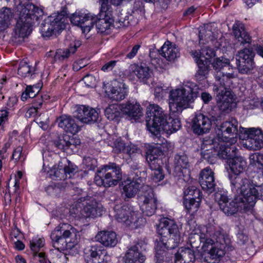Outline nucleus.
<instances>
[{
    "label": "nucleus",
    "instance_id": "nucleus-1",
    "mask_svg": "<svg viewBox=\"0 0 263 263\" xmlns=\"http://www.w3.org/2000/svg\"><path fill=\"white\" fill-rule=\"evenodd\" d=\"M196 236L202 243L201 258L203 260L207 263H218L225 254L223 249L226 240L221 229L208 224L201 228Z\"/></svg>",
    "mask_w": 263,
    "mask_h": 263
},
{
    "label": "nucleus",
    "instance_id": "nucleus-2",
    "mask_svg": "<svg viewBox=\"0 0 263 263\" xmlns=\"http://www.w3.org/2000/svg\"><path fill=\"white\" fill-rule=\"evenodd\" d=\"M158 233L161 237L160 240L156 242V263H167L163 260L165 249H173L180 242L181 236L179 228L173 220L164 218L160 223Z\"/></svg>",
    "mask_w": 263,
    "mask_h": 263
},
{
    "label": "nucleus",
    "instance_id": "nucleus-3",
    "mask_svg": "<svg viewBox=\"0 0 263 263\" xmlns=\"http://www.w3.org/2000/svg\"><path fill=\"white\" fill-rule=\"evenodd\" d=\"M236 193L234 199L229 202L228 196L224 194L217 193L215 195L216 200H218L220 209L227 215H232L239 211L242 213L247 212L253 208L255 204V196H249V192L245 190L239 189L232 191Z\"/></svg>",
    "mask_w": 263,
    "mask_h": 263
},
{
    "label": "nucleus",
    "instance_id": "nucleus-4",
    "mask_svg": "<svg viewBox=\"0 0 263 263\" xmlns=\"http://www.w3.org/2000/svg\"><path fill=\"white\" fill-rule=\"evenodd\" d=\"M235 77L234 72L218 71L215 74L216 83L213 90L216 93V100L219 109L222 111L231 110L234 101V96L230 85L231 79Z\"/></svg>",
    "mask_w": 263,
    "mask_h": 263
},
{
    "label": "nucleus",
    "instance_id": "nucleus-5",
    "mask_svg": "<svg viewBox=\"0 0 263 263\" xmlns=\"http://www.w3.org/2000/svg\"><path fill=\"white\" fill-rule=\"evenodd\" d=\"M19 17L15 26L14 37L24 39L32 31V25L43 14V10L32 4L19 5L17 7Z\"/></svg>",
    "mask_w": 263,
    "mask_h": 263
},
{
    "label": "nucleus",
    "instance_id": "nucleus-6",
    "mask_svg": "<svg viewBox=\"0 0 263 263\" xmlns=\"http://www.w3.org/2000/svg\"><path fill=\"white\" fill-rule=\"evenodd\" d=\"M194 85H185L180 88L172 90L168 97L170 110L172 114L180 115L183 110L187 108L197 97V89Z\"/></svg>",
    "mask_w": 263,
    "mask_h": 263
},
{
    "label": "nucleus",
    "instance_id": "nucleus-7",
    "mask_svg": "<svg viewBox=\"0 0 263 263\" xmlns=\"http://www.w3.org/2000/svg\"><path fill=\"white\" fill-rule=\"evenodd\" d=\"M230 172L229 178L232 191L245 190L248 186L249 179L240 175L246 170L247 162L241 156L233 157L228 161Z\"/></svg>",
    "mask_w": 263,
    "mask_h": 263
},
{
    "label": "nucleus",
    "instance_id": "nucleus-8",
    "mask_svg": "<svg viewBox=\"0 0 263 263\" xmlns=\"http://www.w3.org/2000/svg\"><path fill=\"white\" fill-rule=\"evenodd\" d=\"M87 200L85 198H80L79 202L73 204L70 209V215L76 220L82 221L83 223L87 218L100 216L102 214V210L99 206L94 199L89 200L90 202H86V204L81 202Z\"/></svg>",
    "mask_w": 263,
    "mask_h": 263
},
{
    "label": "nucleus",
    "instance_id": "nucleus-9",
    "mask_svg": "<svg viewBox=\"0 0 263 263\" xmlns=\"http://www.w3.org/2000/svg\"><path fill=\"white\" fill-rule=\"evenodd\" d=\"M122 178L121 169L115 163H109L97 171L94 181L98 186L108 187L117 185Z\"/></svg>",
    "mask_w": 263,
    "mask_h": 263
},
{
    "label": "nucleus",
    "instance_id": "nucleus-10",
    "mask_svg": "<svg viewBox=\"0 0 263 263\" xmlns=\"http://www.w3.org/2000/svg\"><path fill=\"white\" fill-rule=\"evenodd\" d=\"M167 117L161 107L157 104H149L146 108V125L151 133L161 130V127Z\"/></svg>",
    "mask_w": 263,
    "mask_h": 263
},
{
    "label": "nucleus",
    "instance_id": "nucleus-11",
    "mask_svg": "<svg viewBox=\"0 0 263 263\" xmlns=\"http://www.w3.org/2000/svg\"><path fill=\"white\" fill-rule=\"evenodd\" d=\"M238 121L231 118L223 121L216 130L217 138L223 142H229L231 144L237 141L238 135Z\"/></svg>",
    "mask_w": 263,
    "mask_h": 263
},
{
    "label": "nucleus",
    "instance_id": "nucleus-12",
    "mask_svg": "<svg viewBox=\"0 0 263 263\" xmlns=\"http://www.w3.org/2000/svg\"><path fill=\"white\" fill-rule=\"evenodd\" d=\"M146 177L145 171H137L132 180L127 179L122 183V195L125 198H133L140 189L143 192V188L146 185H144Z\"/></svg>",
    "mask_w": 263,
    "mask_h": 263
},
{
    "label": "nucleus",
    "instance_id": "nucleus-13",
    "mask_svg": "<svg viewBox=\"0 0 263 263\" xmlns=\"http://www.w3.org/2000/svg\"><path fill=\"white\" fill-rule=\"evenodd\" d=\"M140 209L146 216L153 215L157 209L158 200L153 190L148 185L144 186L143 192L139 195Z\"/></svg>",
    "mask_w": 263,
    "mask_h": 263
},
{
    "label": "nucleus",
    "instance_id": "nucleus-14",
    "mask_svg": "<svg viewBox=\"0 0 263 263\" xmlns=\"http://www.w3.org/2000/svg\"><path fill=\"white\" fill-rule=\"evenodd\" d=\"M100 12L95 17L96 26L98 32L104 33L114 26V18L108 3H99Z\"/></svg>",
    "mask_w": 263,
    "mask_h": 263
},
{
    "label": "nucleus",
    "instance_id": "nucleus-15",
    "mask_svg": "<svg viewBox=\"0 0 263 263\" xmlns=\"http://www.w3.org/2000/svg\"><path fill=\"white\" fill-rule=\"evenodd\" d=\"M66 19L62 13L53 14L45 19L40 27L43 36L49 37L54 30L59 31L63 30L65 27L64 22Z\"/></svg>",
    "mask_w": 263,
    "mask_h": 263
},
{
    "label": "nucleus",
    "instance_id": "nucleus-16",
    "mask_svg": "<svg viewBox=\"0 0 263 263\" xmlns=\"http://www.w3.org/2000/svg\"><path fill=\"white\" fill-rule=\"evenodd\" d=\"M254 52L245 48L238 51L236 54V65L238 72L241 74H248L255 67Z\"/></svg>",
    "mask_w": 263,
    "mask_h": 263
},
{
    "label": "nucleus",
    "instance_id": "nucleus-17",
    "mask_svg": "<svg viewBox=\"0 0 263 263\" xmlns=\"http://www.w3.org/2000/svg\"><path fill=\"white\" fill-rule=\"evenodd\" d=\"M146 250V242L139 240L129 247L125 256V263H144L145 260L143 252Z\"/></svg>",
    "mask_w": 263,
    "mask_h": 263
},
{
    "label": "nucleus",
    "instance_id": "nucleus-18",
    "mask_svg": "<svg viewBox=\"0 0 263 263\" xmlns=\"http://www.w3.org/2000/svg\"><path fill=\"white\" fill-rule=\"evenodd\" d=\"M243 145L250 149L257 150L263 147V132L259 128H248Z\"/></svg>",
    "mask_w": 263,
    "mask_h": 263
},
{
    "label": "nucleus",
    "instance_id": "nucleus-19",
    "mask_svg": "<svg viewBox=\"0 0 263 263\" xmlns=\"http://www.w3.org/2000/svg\"><path fill=\"white\" fill-rule=\"evenodd\" d=\"M74 116L83 123L92 124L97 121L99 114L93 108L85 105H80L77 107Z\"/></svg>",
    "mask_w": 263,
    "mask_h": 263
},
{
    "label": "nucleus",
    "instance_id": "nucleus-20",
    "mask_svg": "<svg viewBox=\"0 0 263 263\" xmlns=\"http://www.w3.org/2000/svg\"><path fill=\"white\" fill-rule=\"evenodd\" d=\"M211 126V119L201 113L196 114L192 120V129L194 133L198 135L208 133Z\"/></svg>",
    "mask_w": 263,
    "mask_h": 263
},
{
    "label": "nucleus",
    "instance_id": "nucleus-21",
    "mask_svg": "<svg viewBox=\"0 0 263 263\" xmlns=\"http://www.w3.org/2000/svg\"><path fill=\"white\" fill-rule=\"evenodd\" d=\"M199 182L202 190L208 194L215 191L216 183L214 173L209 167H206L200 172Z\"/></svg>",
    "mask_w": 263,
    "mask_h": 263
},
{
    "label": "nucleus",
    "instance_id": "nucleus-22",
    "mask_svg": "<svg viewBox=\"0 0 263 263\" xmlns=\"http://www.w3.org/2000/svg\"><path fill=\"white\" fill-rule=\"evenodd\" d=\"M115 219L119 222L130 225L132 221L137 217V213L127 205H116L114 207Z\"/></svg>",
    "mask_w": 263,
    "mask_h": 263
},
{
    "label": "nucleus",
    "instance_id": "nucleus-23",
    "mask_svg": "<svg viewBox=\"0 0 263 263\" xmlns=\"http://www.w3.org/2000/svg\"><path fill=\"white\" fill-rule=\"evenodd\" d=\"M71 23L80 26L84 32H89L93 26L95 17L91 13L73 14L70 17Z\"/></svg>",
    "mask_w": 263,
    "mask_h": 263
},
{
    "label": "nucleus",
    "instance_id": "nucleus-24",
    "mask_svg": "<svg viewBox=\"0 0 263 263\" xmlns=\"http://www.w3.org/2000/svg\"><path fill=\"white\" fill-rule=\"evenodd\" d=\"M60 230L61 227H56L51 233L50 238L52 241L53 246L55 248L54 250L51 251V253H54V251L61 252L71 247L70 245L68 246V240L62 236Z\"/></svg>",
    "mask_w": 263,
    "mask_h": 263
},
{
    "label": "nucleus",
    "instance_id": "nucleus-25",
    "mask_svg": "<svg viewBox=\"0 0 263 263\" xmlns=\"http://www.w3.org/2000/svg\"><path fill=\"white\" fill-rule=\"evenodd\" d=\"M104 252L105 250L103 247L98 244L87 247L84 251L85 262L86 263H101L100 262V256Z\"/></svg>",
    "mask_w": 263,
    "mask_h": 263
},
{
    "label": "nucleus",
    "instance_id": "nucleus-26",
    "mask_svg": "<svg viewBox=\"0 0 263 263\" xmlns=\"http://www.w3.org/2000/svg\"><path fill=\"white\" fill-rule=\"evenodd\" d=\"M121 110L123 114L127 115L135 121L143 116L142 108L136 101H128L122 104Z\"/></svg>",
    "mask_w": 263,
    "mask_h": 263
},
{
    "label": "nucleus",
    "instance_id": "nucleus-27",
    "mask_svg": "<svg viewBox=\"0 0 263 263\" xmlns=\"http://www.w3.org/2000/svg\"><path fill=\"white\" fill-rule=\"evenodd\" d=\"M58 227H61L62 235L69 243H72V246L77 244L80 238L79 231L71 225L65 223L60 224Z\"/></svg>",
    "mask_w": 263,
    "mask_h": 263
},
{
    "label": "nucleus",
    "instance_id": "nucleus-28",
    "mask_svg": "<svg viewBox=\"0 0 263 263\" xmlns=\"http://www.w3.org/2000/svg\"><path fill=\"white\" fill-rule=\"evenodd\" d=\"M58 227H61L62 235L69 243H72V246L77 244L80 238L79 231L71 225L65 223L60 224Z\"/></svg>",
    "mask_w": 263,
    "mask_h": 263
},
{
    "label": "nucleus",
    "instance_id": "nucleus-29",
    "mask_svg": "<svg viewBox=\"0 0 263 263\" xmlns=\"http://www.w3.org/2000/svg\"><path fill=\"white\" fill-rule=\"evenodd\" d=\"M178 115L170 112V116L167 117L164 124H162L161 130L169 135L178 130L181 128V124L180 119L176 117Z\"/></svg>",
    "mask_w": 263,
    "mask_h": 263
},
{
    "label": "nucleus",
    "instance_id": "nucleus-30",
    "mask_svg": "<svg viewBox=\"0 0 263 263\" xmlns=\"http://www.w3.org/2000/svg\"><path fill=\"white\" fill-rule=\"evenodd\" d=\"M233 33L236 40L241 44L250 43L251 37L246 30L244 25L239 21H236L233 26Z\"/></svg>",
    "mask_w": 263,
    "mask_h": 263
},
{
    "label": "nucleus",
    "instance_id": "nucleus-31",
    "mask_svg": "<svg viewBox=\"0 0 263 263\" xmlns=\"http://www.w3.org/2000/svg\"><path fill=\"white\" fill-rule=\"evenodd\" d=\"M57 122L59 126L66 132L75 134L80 130L79 126L70 116L62 115L57 118Z\"/></svg>",
    "mask_w": 263,
    "mask_h": 263
},
{
    "label": "nucleus",
    "instance_id": "nucleus-32",
    "mask_svg": "<svg viewBox=\"0 0 263 263\" xmlns=\"http://www.w3.org/2000/svg\"><path fill=\"white\" fill-rule=\"evenodd\" d=\"M195 260L194 251L189 247L179 248L175 254V263H194Z\"/></svg>",
    "mask_w": 263,
    "mask_h": 263
},
{
    "label": "nucleus",
    "instance_id": "nucleus-33",
    "mask_svg": "<svg viewBox=\"0 0 263 263\" xmlns=\"http://www.w3.org/2000/svg\"><path fill=\"white\" fill-rule=\"evenodd\" d=\"M159 51L162 57L169 61H174L180 55L178 47L168 41L164 44Z\"/></svg>",
    "mask_w": 263,
    "mask_h": 263
},
{
    "label": "nucleus",
    "instance_id": "nucleus-34",
    "mask_svg": "<svg viewBox=\"0 0 263 263\" xmlns=\"http://www.w3.org/2000/svg\"><path fill=\"white\" fill-rule=\"evenodd\" d=\"M96 239L105 247H114L118 243L115 232L112 231H102L96 235Z\"/></svg>",
    "mask_w": 263,
    "mask_h": 263
},
{
    "label": "nucleus",
    "instance_id": "nucleus-35",
    "mask_svg": "<svg viewBox=\"0 0 263 263\" xmlns=\"http://www.w3.org/2000/svg\"><path fill=\"white\" fill-rule=\"evenodd\" d=\"M128 73H135L137 77L142 81L147 80L150 77L152 71L149 68L145 65H138L136 64H131L128 68Z\"/></svg>",
    "mask_w": 263,
    "mask_h": 263
},
{
    "label": "nucleus",
    "instance_id": "nucleus-36",
    "mask_svg": "<svg viewBox=\"0 0 263 263\" xmlns=\"http://www.w3.org/2000/svg\"><path fill=\"white\" fill-rule=\"evenodd\" d=\"M263 186V171H261V173H258L255 175L252 180V184L249 180L248 186L246 187L245 191L247 192L252 190V192H249L248 195L249 196H255V202H256V197L258 195L259 189Z\"/></svg>",
    "mask_w": 263,
    "mask_h": 263
},
{
    "label": "nucleus",
    "instance_id": "nucleus-37",
    "mask_svg": "<svg viewBox=\"0 0 263 263\" xmlns=\"http://www.w3.org/2000/svg\"><path fill=\"white\" fill-rule=\"evenodd\" d=\"M237 243L245 248L250 255H252L255 252L253 241L249 238L248 234L243 231H240L238 232Z\"/></svg>",
    "mask_w": 263,
    "mask_h": 263
},
{
    "label": "nucleus",
    "instance_id": "nucleus-38",
    "mask_svg": "<svg viewBox=\"0 0 263 263\" xmlns=\"http://www.w3.org/2000/svg\"><path fill=\"white\" fill-rule=\"evenodd\" d=\"M174 162L176 171L179 172L183 176L184 173H190L189 171L190 163L186 154L183 153L177 154L175 157Z\"/></svg>",
    "mask_w": 263,
    "mask_h": 263
},
{
    "label": "nucleus",
    "instance_id": "nucleus-39",
    "mask_svg": "<svg viewBox=\"0 0 263 263\" xmlns=\"http://www.w3.org/2000/svg\"><path fill=\"white\" fill-rule=\"evenodd\" d=\"M13 16V12L10 8L4 7L0 9V32L8 27Z\"/></svg>",
    "mask_w": 263,
    "mask_h": 263
},
{
    "label": "nucleus",
    "instance_id": "nucleus-40",
    "mask_svg": "<svg viewBox=\"0 0 263 263\" xmlns=\"http://www.w3.org/2000/svg\"><path fill=\"white\" fill-rule=\"evenodd\" d=\"M219 144L217 155L221 159H226L229 160L235 155L236 148L229 142Z\"/></svg>",
    "mask_w": 263,
    "mask_h": 263
},
{
    "label": "nucleus",
    "instance_id": "nucleus-41",
    "mask_svg": "<svg viewBox=\"0 0 263 263\" xmlns=\"http://www.w3.org/2000/svg\"><path fill=\"white\" fill-rule=\"evenodd\" d=\"M197 64L198 67L195 77L199 81H201L206 78L209 71L210 62L208 60L204 61L202 59H199L197 60Z\"/></svg>",
    "mask_w": 263,
    "mask_h": 263
},
{
    "label": "nucleus",
    "instance_id": "nucleus-42",
    "mask_svg": "<svg viewBox=\"0 0 263 263\" xmlns=\"http://www.w3.org/2000/svg\"><path fill=\"white\" fill-rule=\"evenodd\" d=\"M201 199L187 198L184 197L183 204L186 212L192 215L195 214L199 209Z\"/></svg>",
    "mask_w": 263,
    "mask_h": 263
},
{
    "label": "nucleus",
    "instance_id": "nucleus-43",
    "mask_svg": "<svg viewBox=\"0 0 263 263\" xmlns=\"http://www.w3.org/2000/svg\"><path fill=\"white\" fill-rule=\"evenodd\" d=\"M35 70L34 67L30 66L25 62H21L19 65L17 73L22 77L33 78Z\"/></svg>",
    "mask_w": 263,
    "mask_h": 263
},
{
    "label": "nucleus",
    "instance_id": "nucleus-44",
    "mask_svg": "<svg viewBox=\"0 0 263 263\" xmlns=\"http://www.w3.org/2000/svg\"><path fill=\"white\" fill-rule=\"evenodd\" d=\"M68 181L58 183L56 184L50 185L46 187L45 191L48 194L51 196H59L62 192L64 191Z\"/></svg>",
    "mask_w": 263,
    "mask_h": 263
},
{
    "label": "nucleus",
    "instance_id": "nucleus-45",
    "mask_svg": "<svg viewBox=\"0 0 263 263\" xmlns=\"http://www.w3.org/2000/svg\"><path fill=\"white\" fill-rule=\"evenodd\" d=\"M250 165L263 171V154L259 153L252 154L249 156Z\"/></svg>",
    "mask_w": 263,
    "mask_h": 263
},
{
    "label": "nucleus",
    "instance_id": "nucleus-46",
    "mask_svg": "<svg viewBox=\"0 0 263 263\" xmlns=\"http://www.w3.org/2000/svg\"><path fill=\"white\" fill-rule=\"evenodd\" d=\"M75 171V168L71 164H68V166H65L63 169L60 168L55 172V176L59 178L60 179L64 180L67 178V175H69V178L71 177L70 174Z\"/></svg>",
    "mask_w": 263,
    "mask_h": 263
},
{
    "label": "nucleus",
    "instance_id": "nucleus-47",
    "mask_svg": "<svg viewBox=\"0 0 263 263\" xmlns=\"http://www.w3.org/2000/svg\"><path fill=\"white\" fill-rule=\"evenodd\" d=\"M111 96L110 98L116 101H121L125 99L126 96L127 95V89L123 87L122 88H119L118 89H116L114 87L111 88Z\"/></svg>",
    "mask_w": 263,
    "mask_h": 263
},
{
    "label": "nucleus",
    "instance_id": "nucleus-48",
    "mask_svg": "<svg viewBox=\"0 0 263 263\" xmlns=\"http://www.w3.org/2000/svg\"><path fill=\"white\" fill-rule=\"evenodd\" d=\"M66 140L67 151L70 149L72 152H76L81 143L80 139L73 136L66 135Z\"/></svg>",
    "mask_w": 263,
    "mask_h": 263
},
{
    "label": "nucleus",
    "instance_id": "nucleus-49",
    "mask_svg": "<svg viewBox=\"0 0 263 263\" xmlns=\"http://www.w3.org/2000/svg\"><path fill=\"white\" fill-rule=\"evenodd\" d=\"M120 112L117 105L111 104L105 109V115L110 120H114L119 117Z\"/></svg>",
    "mask_w": 263,
    "mask_h": 263
},
{
    "label": "nucleus",
    "instance_id": "nucleus-50",
    "mask_svg": "<svg viewBox=\"0 0 263 263\" xmlns=\"http://www.w3.org/2000/svg\"><path fill=\"white\" fill-rule=\"evenodd\" d=\"M201 192L195 186H189L184 189V196L188 198L201 199Z\"/></svg>",
    "mask_w": 263,
    "mask_h": 263
},
{
    "label": "nucleus",
    "instance_id": "nucleus-51",
    "mask_svg": "<svg viewBox=\"0 0 263 263\" xmlns=\"http://www.w3.org/2000/svg\"><path fill=\"white\" fill-rule=\"evenodd\" d=\"M129 16L126 14L120 13L118 17L114 19V27L116 28L125 27L129 25Z\"/></svg>",
    "mask_w": 263,
    "mask_h": 263
},
{
    "label": "nucleus",
    "instance_id": "nucleus-52",
    "mask_svg": "<svg viewBox=\"0 0 263 263\" xmlns=\"http://www.w3.org/2000/svg\"><path fill=\"white\" fill-rule=\"evenodd\" d=\"M214 69L216 71V73L218 71H224V67H228L230 64V60L227 59L220 60L219 58H217L214 60L212 63Z\"/></svg>",
    "mask_w": 263,
    "mask_h": 263
},
{
    "label": "nucleus",
    "instance_id": "nucleus-53",
    "mask_svg": "<svg viewBox=\"0 0 263 263\" xmlns=\"http://www.w3.org/2000/svg\"><path fill=\"white\" fill-rule=\"evenodd\" d=\"M215 56V53L213 49L209 47H205L202 48L201 49L199 59H203L204 61L208 60L210 62V63H211V59Z\"/></svg>",
    "mask_w": 263,
    "mask_h": 263
},
{
    "label": "nucleus",
    "instance_id": "nucleus-54",
    "mask_svg": "<svg viewBox=\"0 0 263 263\" xmlns=\"http://www.w3.org/2000/svg\"><path fill=\"white\" fill-rule=\"evenodd\" d=\"M44 245V240L42 238H34L30 242V247L31 250L37 254L40 249Z\"/></svg>",
    "mask_w": 263,
    "mask_h": 263
},
{
    "label": "nucleus",
    "instance_id": "nucleus-55",
    "mask_svg": "<svg viewBox=\"0 0 263 263\" xmlns=\"http://www.w3.org/2000/svg\"><path fill=\"white\" fill-rule=\"evenodd\" d=\"M71 52L68 48L63 49H59L57 50L54 55V61H63L69 57Z\"/></svg>",
    "mask_w": 263,
    "mask_h": 263
},
{
    "label": "nucleus",
    "instance_id": "nucleus-56",
    "mask_svg": "<svg viewBox=\"0 0 263 263\" xmlns=\"http://www.w3.org/2000/svg\"><path fill=\"white\" fill-rule=\"evenodd\" d=\"M152 156H146V160L152 170L161 167L160 164L162 162L161 159L154 158Z\"/></svg>",
    "mask_w": 263,
    "mask_h": 263
},
{
    "label": "nucleus",
    "instance_id": "nucleus-57",
    "mask_svg": "<svg viewBox=\"0 0 263 263\" xmlns=\"http://www.w3.org/2000/svg\"><path fill=\"white\" fill-rule=\"evenodd\" d=\"M149 151L147 156H152V157H154V158L161 159V157L164 154L161 147L159 146H153Z\"/></svg>",
    "mask_w": 263,
    "mask_h": 263
},
{
    "label": "nucleus",
    "instance_id": "nucleus-58",
    "mask_svg": "<svg viewBox=\"0 0 263 263\" xmlns=\"http://www.w3.org/2000/svg\"><path fill=\"white\" fill-rule=\"evenodd\" d=\"M114 149L117 153L121 152L123 153L128 152V147L121 139H117L114 142Z\"/></svg>",
    "mask_w": 263,
    "mask_h": 263
},
{
    "label": "nucleus",
    "instance_id": "nucleus-59",
    "mask_svg": "<svg viewBox=\"0 0 263 263\" xmlns=\"http://www.w3.org/2000/svg\"><path fill=\"white\" fill-rule=\"evenodd\" d=\"M23 147L18 146L15 148L12 153L11 159L14 160L15 162H17L19 160H24L25 159L24 155L22 153Z\"/></svg>",
    "mask_w": 263,
    "mask_h": 263
},
{
    "label": "nucleus",
    "instance_id": "nucleus-60",
    "mask_svg": "<svg viewBox=\"0 0 263 263\" xmlns=\"http://www.w3.org/2000/svg\"><path fill=\"white\" fill-rule=\"evenodd\" d=\"M53 143L55 146L59 149L64 152L67 151L66 135L63 136L62 138L60 137L58 139L55 140Z\"/></svg>",
    "mask_w": 263,
    "mask_h": 263
},
{
    "label": "nucleus",
    "instance_id": "nucleus-61",
    "mask_svg": "<svg viewBox=\"0 0 263 263\" xmlns=\"http://www.w3.org/2000/svg\"><path fill=\"white\" fill-rule=\"evenodd\" d=\"M153 171H154V173L152 174L153 179L155 182L160 181L163 179L164 175L162 172V169L161 167L153 170Z\"/></svg>",
    "mask_w": 263,
    "mask_h": 263
},
{
    "label": "nucleus",
    "instance_id": "nucleus-62",
    "mask_svg": "<svg viewBox=\"0 0 263 263\" xmlns=\"http://www.w3.org/2000/svg\"><path fill=\"white\" fill-rule=\"evenodd\" d=\"M84 163L88 170H94L97 166V161L91 157H87L85 159Z\"/></svg>",
    "mask_w": 263,
    "mask_h": 263
},
{
    "label": "nucleus",
    "instance_id": "nucleus-63",
    "mask_svg": "<svg viewBox=\"0 0 263 263\" xmlns=\"http://www.w3.org/2000/svg\"><path fill=\"white\" fill-rule=\"evenodd\" d=\"M211 31H207L204 28L201 30L199 32V44H201L203 43L202 41L208 40L211 35Z\"/></svg>",
    "mask_w": 263,
    "mask_h": 263
},
{
    "label": "nucleus",
    "instance_id": "nucleus-64",
    "mask_svg": "<svg viewBox=\"0 0 263 263\" xmlns=\"http://www.w3.org/2000/svg\"><path fill=\"white\" fill-rule=\"evenodd\" d=\"M163 142H161V147L162 148V151L164 153L165 152L172 151L174 148V145L172 143L167 141L165 139H161Z\"/></svg>",
    "mask_w": 263,
    "mask_h": 263
}]
</instances>
